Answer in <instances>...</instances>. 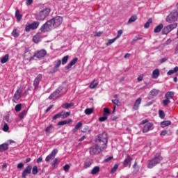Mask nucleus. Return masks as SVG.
<instances>
[{"label": "nucleus", "mask_w": 178, "mask_h": 178, "mask_svg": "<svg viewBox=\"0 0 178 178\" xmlns=\"http://www.w3.org/2000/svg\"><path fill=\"white\" fill-rule=\"evenodd\" d=\"M17 169H23L24 168V164L23 163H19L17 165Z\"/></svg>", "instance_id": "obj_58"}, {"label": "nucleus", "mask_w": 178, "mask_h": 178, "mask_svg": "<svg viewBox=\"0 0 178 178\" xmlns=\"http://www.w3.org/2000/svg\"><path fill=\"white\" fill-rule=\"evenodd\" d=\"M62 65V60L58 59L54 61V69H58Z\"/></svg>", "instance_id": "obj_36"}, {"label": "nucleus", "mask_w": 178, "mask_h": 178, "mask_svg": "<svg viewBox=\"0 0 178 178\" xmlns=\"http://www.w3.org/2000/svg\"><path fill=\"white\" fill-rule=\"evenodd\" d=\"M81 126H83V122H78V123L75 125V128L79 130V129H80V127H81Z\"/></svg>", "instance_id": "obj_56"}, {"label": "nucleus", "mask_w": 178, "mask_h": 178, "mask_svg": "<svg viewBox=\"0 0 178 178\" xmlns=\"http://www.w3.org/2000/svg\"><path fill=\"white\" fill-rule=\"evenodd\" d=\"M15 111V112H20V111H22V104H17Z\"/></svg>", "instance_id": "obj_48"}, {"label": "nucleus", "mask_w": 178, "mask_h": 178, "mask_svg": "<svg viewBox=\"0 0 178 178\" xmlns=\"http://www.w3.org/2000/svg\"><path fill=\"white\" fill-rule=\"evenodd\" d=\"M178 72V67L176 66L174 67L173 70H170L167 72L168 76H172V74H175V73H177Z\"/></svg>", "instance_id": "obj_29"}, {"label": "nucleus", "mask_w": 178, "mask_h": 178, "mask_svg": "<svg viewBox=\"0 0 178 178\" xmlns=\"http://www.w3.org/2000/svg\"><path fill=\"white\" fill-rule=\"evenodd\" d=\"M52 29H54V26L49 20L41 26L40 31H42V33H47V31H51Z\"/></svg>", "instance_id": "obj_9"}, {"label": "nucleus", "mask_w": 178, "mask_h": 178, "mask_svg": "<svg viewBox=\"0 0 178 178\" xmlns=\"http://www.w3.org/2000/svg\"><path fill=\"white\" fill-rule=\"evenodd\" d=\"M95 144L102 151L106 148V144H108V136L106 135V132H103L102 134L97 136V138L95 140Z\"/></svg>", "instance_id": "obj_1"}, {"label": "nucleus", "mask_w": 178, "mask_h": 178, "mask_svg": "<svg viewBox=\"0 0 178 178\" xmlns=\"http://www.w3.org/2000/svg\"><path fill=\"white\" fill-rule=\"evenodd\" d=\"M142 100L143 99H141V97H139L136 100L133 106L134 111H138V108H140V105L141 104Z\"/></svg>", "instance_id": "obj_18"}, {"label": "nucleus", "mask_w": 178, "mask_h": 178, "mask_svg": "<svg viewBox=\"0 0 178 178\" xmlns=\"http://www.w3.org/2000/svg\"><path fill=\"white\" fill-rule=\"evenodd\" d=\"M170 102V99L165 98V99L163 100V105H164V106H168Z\"/></svg>", "instance_id": "obj_49"}, {"label": "nucleus", "mask_w": 178, "mask_h": 178, "mask_svg": "<svg viewBox=\"0 0 178 178\" xmlns=\"http://www.w3.org/2000/svg\"><path fill=\"white\" fill-rule=\"evenodd\" d=\"M118 168H119V164H115L113 168H112V173H115V172L118 170Z\"/></svg>", "instance_id": "obj_52"}, {"label": "nucleus", "mask_w": 178, "mask_h": 178, "mask_svg": "<svg viewBox=\"0 0 178 178\" xmlns=\"http://www.w3.org/2000/svg\"><path fill=\"white\" fill-rule=\"evenodd\" d=\"M163 159L162 156H161V153H157L155 154L154 157L147 162V168L149 169H152L154 166H156L159 163H161V161Z\"/></svg>", "instance_id": "obj_2"}, {"label": "nucleus", "mask_w": 178, "mask_h": 178, "mask_svg": "<svg viewBox=\"0 0 178 178\" xmlns=\"http://www.w3.org/2000/svg\"><path fill=\"white\" fill-rule=\"evenodd\" d=\"M101 152H102V149L99 147L96 143L95 146H92L90 149V153L91 155H97L98 154H101Z\"/></svg>", "instance_id": "obj_10"}, {"label": "nucleus", "mask_w": 178, "mask_h": 178, "mask_svg": "<svg viewBox=\"0 0 178 178\" xmlns=\"http://www.w3.org/2000/svg\"><path fill=\"white\" fill-rule=\"evenodd\" d=\"M136 20H137V15H132L128 20V24H130L131 23H134Z\"/></svg>", "instance_id": "obj_37"}, {"label": "nucleus", "mask_w": 178, "mask_h": 178, "mask_svg": "<svg viewBox=\"0 0 178 178\" xmlns=\"http://www.w3.org/2000/svg\"><path fill=\"white\" fill-rule=\"evenodd\" d=\"M33 41L35 44H38L41 41V33H36L33 38Z\"/></svg>", "instance_id": "obj_20"}, {"label": "nucleus", "mask_w": 178, "mask_h": 178, "mask_svg": "<svg viewBox=\"0 0 178 178\" xmlns=\"http://www.w3.org/2000/svg\"><path fill=\"white\" fill-rule=\"evenodd\" d=\"M42 80V74H39L33 81V86L35 90H38V86H40V82Z\"/></svg>", "instance_id": "obj_14"}, {"label": "nucleus", "mask_w": 178, "mask_h": 178, "mask_svg": "<svg viewBox=\"0 0 178 178\" xmlns=\"http://www.w3.org/2000/svg\"><path fill=\"white\" fill-rule=\"evenodd\" d=\"M90 173L91 175H97V173H99V166H95Z\"/></svg>", "instance_id": "obj_32"}, {"label": "nucleus", "mask_w": 178, "mask_h": 178, "mask_svg": "<svg viewBox=\"0 0 178 178\" xmlns=\"http://www.w3.org/2000/svg\"><path fill=\"white\" fill-rule=\"evenodd\" d=\"M62 22H63V18L59 16L55 17L50 19V22L51 23L54 29V27H59V26L62 24Z\"/></svg>", "instance_id": "obj_6"}, {"label": "nucleus", "mask_w": 178, "mask_h": 178, "mask_svg": "<svg viewBox=\"0 0 178 178\" xmlns=\"http://www.w3.org/2000/svg\"><path fill=\"white\" fill-rule=\"evenodd\" d=\"M72 106H74V103H65V104H63L61 106V108H63V109H69V108H72Z\"/></svg>", "instance_id": "obj_27"}, {"label": "nucleus", "mask_w": 178, "mask_h": 178, "mask_svg": "<svg viewBox=\"0 0 178 178\" xmlns=\"http://www.w3.org/2000/svg\"><path fill=\"white\" fill-rule=\"evenodd\" d=\"M26 115H27V110H24L19 114V119H23L24 116H26Z\"/></svg>", "instance_id": "obj_41"}, {"label": "nucleus", "mask_w": 178, "mask_h": 178, "mask_svg": "<svg viewBox=\"0 0 178 178\" xmlns=\"http://www.w3.org/2000/svg\"><path fill=\"white\" fill-rule=\"evenodd\" d=\"M3 130V131H8V130H9V126L8 125V124H6V123L4 124Z\"/></svg>", "instance_id": "obj_57"}, {"label": "nucleus", "mask_w": 178, "mask_h": 178, "mask_svg": "<svg viewBox=\"0 0 178 178\" xmlns=\"http://www.w3.org/2000/svg\"><path fill=\"white\" fill-rule=\"evenodd\" d=\"M112 102L115 105L112 111V113H114L115 111L116 110V106H120V105H122V103L118 99H113Z\"/></svg>", "instance_id": "obj_24"}, {"label": "nucleus", "mask_w": 178, "mask_h": 178, "mask_svg": "<svg viewBox=\"0 0 178 178\" xmlns=\"http://www.w3.org/2000/svg\"><path fill=\"white\" fill-rule=\"evenodd\" d=\"M50 13L51 8H46L36 13L35 19L36 20L42 21L45 17H47V16H48V15H49Z\"/></svg>", "instance_id": "obj_3"}, {"label": "nucleus", "mask_w": 178, "mask_h": 178, "mask_svg": "<svg viewBox=\"0 0 178 178\" xmlns=\"http://www.w3.org/2000/svg\"><path fill=\"white\" fill-rule=\"evenodd\" d=\"M140 124H145L143 129V133H148V131L152 128V126H154V124H152V122H148V120L147 119L143 120L140 122Z\"/></svg>", "instance_id": "obj_7"}, {"label": "nucleus", "mask_w": 178, "mask_h": 178, "mask_svg": "<svg viewBox=\"0 0 178 178\" xmlns=\"http://www.w3.org/2000/svg\"><path fill=\"white\" fill-rule=\"evenodd\" d=\"M69 60V56H65L62 58L61 63L62 65H66Z\"/></svg>", "instance_id": "obj_42"}, {"label": "nucleus", "mask_w": 178, "mask_h": 178, "mask_svg": "<svg viewBox=\"0 0 178 178\" xmlns=\"http://www.w3.org/2000/svg\"><path fill=\"white\" fill-rule=\"evenodd\" d=\"M22 88H18L16 90L15 93L14 94V96L13 97V102H17L18 100L22 98Z\"/></svg>", "instance_id": "obj_12"}, {"label": "nucleus", "mask_w": 178, "mask_h": 178, "mask_svg": "<svg viewBox=\"0 0 178 178\" xmlns=\"http://www.w3.org/2000/svg\"><path fill=\"white\" fill-rule=\"evenodd\" d=\"M62 113L63 112H60L56 114L54 116H53V120H56V119H59V118H61L62 119Z\"/></svg>", "instance_id": "obj_45"}, {"label": "nucleus", "mask_w": 178, "mask_h": 178, "mask_svg": "<svg viewBox=\"0 0 178 178\" xmlns=\"http://www.w3.org/2000/svg\"><path fill=\"white\" fill-rule=\"evenodd\" d=\"M54 125L52 124H49V126H48L47 127H46L45 129V131L48 134H51V133H52V130H54Z\"/></svg>", "instance_id": "obj_33"}, {"label": "nucleus", "mask_w": 178, "mask_h": 178, "mask_svg": "<svg viewBox=\"0 0 178 178\" xmlns=\"http://www.w3.org/2000/svg\"><path fill=\"white\" fill-rule=\"evenodd\" d=\"M109 161H112V156H109L107 159H104V162H109Z\"/></svg>", "instance_id": "obj_63"}, {"label": "nucleus", "mask_w": 178, "mask_h": 178, "mask_svg": "<svg viewBox=\"0 0 178 178\" xmlns=\"http://www.w3.org/2000/svg\"><path fill=\"white\" fill-rule=\"evenodd\" d=\"M77 60H79V58L77 57L73 58L69 64H67V66H65V70H69V69L72 68V66H74V65H76L77 63Z\"/></svg>", "instance_id": "obj_19"}, {"label": "nucleus", "mask_w": 178, "mask_h": 178, "mask_svg": "<svg viewBox=\"0 0 178 178\" xmlns=\"http://www.w3.org/2000/svg\"><path fill=\"white\" fill-rule=\"evenodd\" d=\"M178 19V11L177 10H172L166 17L165 22L167 23H175Z\"/></svg>", "instance_id": "obj_4"}, {"label": "nucleus", "mask_w": 178, "mask_h": 178, "mask_svg": "<svg viewBox=\"0 0 178 178\" xmlns=\"http://www.w3.org/2000/svg\"><path fill=\"white\" fill-rule=\"evenodd\" d=\"M159 74H161L159 69L156 68L152 72V79H158V77H159Z\"/></svg>", "instance_id": "obj_25"}, {"label": "nucleus", "mask_w": 178, "mask_h": 178, "mask_svg": "<svg viewBox=\"0 0 178 178\" xmlns=\"http://www.w3.org/2000/svg\"><path fill=\"white\" fill-rule=\"evenodd\" d=\"M152 23V19L149 18L148 21L145 24L144 27L145 29H148L149 25Z\"/></svg>", "instance_id": "obj_43"}, {"label": "nucleus", "mask_w": 178, "mask_h": 178, "mask_svg": "<svg viewBox=\"0 0 178 178\" xmlns=\"http://www.w3.org/2000/svg\"><path fill=\"white\" fill-rule=\"evenodd\" d=\"M177 27V23H173L170 25H168L163 29L162 34L163 35L169 34L170 31H172V30H175V29H176Z\"/></svg>", "instance_id": "obj_8"}, {"label": "nucleus", "mask_w": 178, "mask_h": 178, "mask_svg": "<svg viewBox=\"0 0 178 178\" xmlns=\"http://www.w3.org/2000/svg\"><path fill=\"white\" fill-rule=\"evenodd\" d=\"M170 124H172L170 121H163L161 123V126L163 128L168 127V126H170Z\"/></svg>", "instance_id": "obj_34"}, {"label": "nucleus", "mask_w": 178, "mask_h": 178, "mask_svg": "<svg viewBox=\"0 0 178 178\" xmlns=\"http://www.w3.org/2000/svg\"><path fill=\"white\" fill-rule=\"evenodd\" d=\"M122 34H123V31L122 29L118 31V35L112 39V42H114L118 38H120L122 37Z\"/></svg>", "instance_id": "obj_30"}, {"label": "nucleus", "mask_w": 178, "mask_h": 178, "mask_svg": "<svg viewBox=\"0 0 178 178\" xmlns=\"http://www.w3.org/2000/svg\"><path fill=\"white\" fill-rule=\"evenodd\" d=\"M175 97V92H167L165 95V98L167 99H172Z\"/></svg>", "instance_id": "obj_28"}, {"label": "nucleus", "mask_w": 178, "mask_h": 178, "mask_svg": "<svg viewBox=\"0 0 178 178\" xmlns=\"http://www.w3.org/2000/svg\"><path fill=\"white\" fill-rule=\"evenodd\" d=\"M98 86V82H95V79H94L90 84L89 88L91 89L95 88Z\"/></svg>", "instance_id": "obj_39"}, {"label": "nucleus", "mask_w": 178, "mask_h": 178, "mask_svg": "<svg viewBox=\"0 0 178 178\" xmlns=\"http://www.w3.org/2000/svg\"><path fill=\"white\" fill-rule=\"evenodd\" d=\"M86 115H91V113H92V112H94V108H86L85 111H84Z\"/></svg>", "instance_id": "obj_44"}, {"label": "nucleus", "mask_w": 178, "mask_h": 178, "mask_svg": "<svg viewBox=\"0 0 178 178\" xmlns=\"http://www.w3.org/2000/svg\"><path fill=\"white\" fill-rule=\"evenodd\" d=\"M31 3H33V0H27L26 2V5H27V6H30Z\"/></svg>", "instance_id": "obj_60"}, {"label": "nucleus", "mask_w": 178, "mask_h": 178, "mask_svg": "<svg viewBox=\"0 0 178 178\" xmlns=\"http://www.w3.org/2000/svg\"><path fill=\"white\" fill-rule=\"evenodd\" d=\"M133 161V158L130 157V155H127V158L124 161L123 165L125 167L129 166V164Z\"/></svg>", "instance_id": "obj_22"}, {"label": "nucleus", "mask_w": 178, "mask_h": 178, "mask_svg": "<svg viewBox=\"0 0 178 178\" xmlns=\"http://www.w3.org/2000/svg\"><path fill=\"white\" fill-rule=\"evenodd\" d=\"M41 162H42V156H40L37 159V163H40Z\"/></svg>", "instance_id": "obj_62"}, {"label": "nucleus", "mask_w": 178, "mask_h": 178, "mask_svg": "<svg viewBox=\"0 0 178 178\" xmlns=\"http://www.w3.org/2000/svg\"><path fill=\"white\" fill-rule=\"evenodd\" d=\"M93 162L94 161H92V159L90 158H87L84 161V165H83L84 169H88V168H90V166L92 165Z\"/></svg>", "instance_id": "obj_17"}, {"label": "nucleus", "mask_w": 178, "mask_h": 178, "mask_svg": "<svg viewBox=\"0 0 178 178\" xmlns=\"http://www.w3.org/2000/svg\"><path fill=\"white\" fill-rule=\"evenodd\" d=\"M58 161H59V158L54 159V161L51 163V165L55 166L56 163H58Z\"/></svg>", "instance_id": "obj_53"}, {"label": "nucleus", "mask_w": 178, "mask_h": 178, "mask_svg": "<svg viewBox=\"0 0 178 178\" xmlns=\"http://www.w3.org/2000/svg\"><path fill=\"white\" fill-rule=\"evenodd\" d=\"M163 29V24H160L159 25H158L157 26L155 27L154 31V33H161V31H162Z\"/></svg>", "instance_id": "obj_31"}, {"label": "nucleus", "mask_w": 178, "mask_h": 178, "mask_svg": "<svg viewBox=\"0 0 178 178\" xmlns=\"http://www.w3.org/2000/svg\"><path fill=\"white\" fill-rule=\"evenodd\" d=\"M45 55H47V51H45V49H41L35 51L33 56L38 58V59H41L42 58H44Z\"/></svg>", "instance_id": "obj_13"}, {"label": "nucleus", "mask_w": 178, "mask_h": 178, "mask_svg": "<svg viewBox=\"0 0 178 178\" xmlns=\"http://www.w3.org/2000/svg\"><path fill=\"white\" fill-rule=\"evenodd\" d=\"M58 154V149H54L51 152V154L47 156L45 158V162H49L51 159H52L54 156H56Z\"/></svg>", "instance_id": "obj_16"}, {"label": "nucleus", "mask_w": 178, "mask_h": 178, "mask_svg": "<svg viewBox=\"0 0 178 178\" xmlns=\"http://www.w3.org/2000/svg\"><path fill=\"white\" fill-rule=\"evenodd\" d=\"M11 34L13 37H15V38H17V37L20 35V33H19V31H17V29H13Z\"/></svg>", "instance_id": "obj_40"}, {"label": "nucleus", "mask_w": 178, "mask_h": 178, "mask_svg": "<svg viewBox=\"0 0 178 178\" xmlns=\"http://www.w3.org/2000/svg\"><path fill=\"white\" fill-rule=\"evenodd\" d=\"M69 123H70V121H66V120L60 121L58 123V126H65V124H67Z\"/></svg>", "instance_id": "obj_46"}, {"label": "nucleus", "mask_w": 178, "mask_h": 178, "mask_svg": "<svg viewBox=\"0 0 178 178\" xmlns=\"http://www.w3.org/2000/svg\"><path fill=\"white\" fill-rule=\"evenodd\" d=\"M33 169V167L29 165H28L24 170L22 172V178H26L27 177V175H31V170Z\"/></svg>", "instance_id": "obj_15"}, {"label": "nucleus", "mask_w": 178, "mask_h": 178, "mask_svg": "<svg viewBox=\"0 0 178 178\" xmlns=\"http://www.w3.org/2000/svg\"><path fill=\"white\" fill-rule=\"evenodd\" d=\"M143 38L140 35H137L134 38V41H138V40H141Z\"/></svg>", "instance_id": "obj_59"}, {"label": "nucleus", "mask_w": 178, "mask_h": 178, "mask_svg": "<svg viewBox=\"0 0 178 178\" xmlns=\"http://www.w3.org/2000/svg\"><path fill=\"white\" fill-rule=\"evenodd\" d=\"M32 173L33 175H37V173H38V167H37V165L32 168Z\"/></svg>", "instance_id": "obj_47"}, {"label": "nucleus", "mask_w": 178, "mask_h": 178, "mask_svg": "<svg viewBox=\"0 0 178 178\" xmlns=\"http://www.w3.org/2000/svg\"><path fill=\"white\" fill-rule=\"evenodd\" d=\"M30 49L29 47H26L25 49L24 53V59H26V60H31V53L29 52ZM27 54L29 56L30 58L27 57Z\"/></svg>", "instance_id": "obj_21"}, {"label": "nucleus", "mask_w": 178, "mask_h": 178, "mask_svg": "<svg viewBox=\"0 0 178 178\" xmlns=\"http://www.w3.org/2000/svg\"><path fill=\"white\" fill-rule=\"evenodd\" d=\"M9 149V145L8 143H3L0 145V152H3Z\"/></svg>", "instance_id": "obj_23"}, {"label": "nucleus", "mask_w": 178, "mask_h": 178, "mask_svg": "<svg viewBox=\"0 0 178 178\" xmlns=\"http://www.w3.org/2000/svg\"><path fill=\"white\" fill-rule=\"evenodd\" d=\"M109 115H111V111H109V108H104L103 116L99 118V122H105V120L108 119V116H109Z\"/></svg>", "instance_id": "obj_11"}, {"label": "nucleus", "mask_w": 178, "mask_h": 178, "mask_svg": "<svg viewBox=\"0 0 178 178\" xmlns=\"http://www.w3.org/2000/svg\"><path fill=\"white\" fill-rule=\"evenodd\" d=\"M69 169H70V165H69V164H66L63 166V170H65V172H69Z\"/></svg>", "instance_id": "obj_54"}, {"label": "nucleus", "mask_w": 178, "mask_h": 178, "mask_svg": "<svg viewBox=\"0 0 178 178\" xmlns=\"http://www.w3.org/2000/svg\"><path fill=\"white\" fill-rule=\"evenodd\" d=\"M51 108H54V105H51L49 107H48V108L46 109V111H45L46 113H48V111H49Z\"/></svg>", "instance_id": "obj_64"}, {"label": "nucleus", "mask_w": 178, "mask_h": 178, "mask_svg": "<svg viewBox=\"0 0 178 178\" xmlns=\"http://www.w3.org/2000/svg\"><path fill=\"white\" fill-rule=\"evenodd\" d=\"M166 134H168V131L164 130L161 132L160 136H166Z\"/></svg>", "instance_id": "obj_61"}, {"label": "nucleus", "mask_w": 178, "mask_h": 178, "mask_svg": "<svg viewBox=\"0 0 178 178\" xmlns=\"http://www.w3.org/2000/svg\"><path fill=\"white\" fill-rule=\"evenodd\" d=\"M39 26H40V22L35 21L31 24H28L25 26V31H26V33H30L31 30H37Z\"/></svg>", "instance_id": "obj_5"}, {"label": "nucleus", "mask_w": 178, "mask_h": 178, "mask_svg": "<svg viewBox=\"0 0 178 178\" xmlns=\"http://www.w3.org/2000/svg\"><path fill=\"white\" fill-rule=\"evenodd\" d=\"M158 94H159V90H156V89H153L150 91V95L152 97H156V95H158Z\"/></svg>", "instance_id": "obj_38"}, {"label": "nucleus", "mask_w": 178, "mask_h": 178, "mask_svg": "<svg viewBox=\"0 0 178 178\" xmlns=\"http://www.w3.org/2000/svg\"><path fill=\"white\" fill-rule=\"evenodd\" d=\"M159 115L161 119H165V112L162 110H159Z\"/></svg>", "instance_id": "obj_50"}, {"label": "nucleus", "mask_w": 178, "mask_h": 178, "mask_svg": "<svg viewBox=\"0 0 178 178\" xmlns=\"http://www.w3.org/2000/svg\"><path fill=\"white\" fill-rule=\"evenodd\" d=\"M15 16L17 22H20L23 17V15L20 14V10H19V9H17L15 11Z\"/></svg>", "instance_id": "obj_26"}, {"label": "nucleus", "mask_w": 178, "mask_h": 178, "mask_svg": "<svg viewBox=\"0 0 178 178\" xmlns=\"http://www.w3.org/2000/svg\"><path fill=\"white\" fill-rule=\"evenodd\" d=\"M103 33H104L103 31L96 32L94 35V37H101V35H102Z\"/></svg>", "instance_id": "obj_55"}, {"label": "nucleus", "mask_w": 178, "mask_h": 178, "mask_svg": "<svg viewBox=\"0 0 178 178\" xmlns=\"http://www.w3.org/2000/svg\"><path fill=\"white\" fill-rule=\"evenodd\" d=\"M9 60V54H6L1 59V63H6Z\"/></svg>", "instance_id": "obj_35"}, {"label": "nucleus", "mask_w": 178, "mask_h": 178, "mask_svg": "<svg viewBox=\"0 0 178 178\" xmlns=\"http://www.w3.org/2000/svg\"><path fill=\"white\" fill-rule=\"evenodd\" d=\"M70 116V112H66L62 113V119H66V118Z\"/></svg>", "instance_id": "obj_51"}]
</instances>
